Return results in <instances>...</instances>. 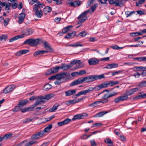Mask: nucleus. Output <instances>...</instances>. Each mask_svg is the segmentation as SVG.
<instances>
[{"mask_svg": "<svg viewBox=\"0 0 146 146\" xmlns=\"http://www.w3.org/2000/svg\"><path fill=\"white\" fill-rule=\"evenodd\" d=\"M72 67L71 65H64L62 64L61 66H59V68L62 69L64 70H66Z\"/></svg>", "mask_w": 146, "mask_h": 146, "instance_id": "obj_27", "label": "nucleus"}, {"mask_svg": "<svg viewBox=\"0 0 146 146\" xmlns=\"http://www.w3.org/2000/svg\"><path fill=\"white\" fill-rule=\"evenodd\" d=\"M100 102V101L95 102L93 103L89 104V106H92L93 107H96L98 106V104L100 103H101Z\"/></svg>", "mask_w": 146, "mask_h": 146, "instance_id": "obj_41", "label": "nucleus"}, {"mask_svg": "<svg viewBox=\"0 0 146 146\" xmlns=\"http://www.w3.org/2000/svg\"><path fill=\"white\" fill-rule=\"evenodd\" d=\"M34 107L33 106V105H32L28 107H27V111H31L33 110L34 108Z\"/></svg>", "mask_w": 146, "mask_h": 146, "instance_id": "obj_56", "label": "nucleus"}, {"mask_svg": "<svg viewBox=\"0 0 146 146\" xmlns=\"http://www.w3.org/2000/svg\"><path fill=\"white\" fill-rule=\"evenodd\" d=\"M45 133L44 130H41L33 135L32 136V138L36 139H38L45 135Z\"/></svg>", "mask_w": 146, "mask_h": 146, "instance_id": "obj_3", "label": "nucleus"}, {"mask_svg": "<svg viewBox=\"0 0 146 146\" xmlns=\"http://www.w3.org/2000/svg\"><path fill=\"white\" fill-rule=\"evenodd\" d=\"M52 87V86L48 84H45L44 87V90L45 91H47L50 89Z\"/></svg>", "mask_w": 146, "mask_h": 146, "instance_id": "obj_48", "label": "nucleus"}, {"mask_svg": "<svg viewBox=\"0 0 146 146\" xmlns=\"http://www.w3.org/2000/svg\"><path fill=\"white\" fill-rule=\"evenodd\" d=\"M135 12L134 11H132L129 12V11H127L125 12V14L126 15L127 17H129L131 16L133 14H135Z\"/></svg>", "mask_w": 146, "mask_h": 146, "instance_id": "obj_38", "label": "nucleus"}, {"mask_svg": "<svg viewBox=\"0 0 146 146\" xmlns=\"http://www.w3.org/2000/svg\"><path fill=\"white\" fill-rule=\"evenodd\" d=\"M35 143V142L33 141H30L28 143H26L25 144V146H30L32 145L33 144Z\"/></svg>", "mask_w": 146, "mask_h": 146, "instance_id": "obj_60", "label": "nucleus"}, {"mask_svg": "<svg viewBox=\"0 0 146 146\" xmlns=\"http://www.w3.org/2000/svg\"><path fill=\"white\" fill-rule=\"evenodd\" d=\"M59 106V105L58 104H55L52 108H50L49 109V111L51 112H53L54 111L57 109L58 107Z\"/></svg>", "mask_w": 146, "mask_h": 146, "instance_id": "obj_29", "label": "nucleus"}, {"mask_svg": "<svg viewBox=\"0 0 146 146\" xmlns=\"http://www.w3.org/2000/svg\"><path fill=\"white\" fill-rule=\"evenodd\" d=\"M108 112L107 111L105 112L104 111H102L99 112L96 114L94 116L95 117H102L104 115L106 114Z\"/></svg>", "mask_w": 146, "mask_h": 146, "instance_id": "obj_28", "label": "nucleus"}, {"mask_svg": "<svg viewBox=\"0 0 146 146\" xmlns=\"http://www.w3.org/2000/svg\"><path fill=\"white\" fill-rule=\"evenodd\" d=\"M19 17L18 22L19 24L22 23L24 20L26 15L24 13H21L19 14Z\"/></svg>", "mask_w": 146, "mask_h": 146, "instance_id": "obj_16", "label": "nucleus"}, {"mask_svg": "<svg viewBox=\"0 0 146 146\" xmlns=\"http://www.w3.org/2000/svg\"><path fill=\"white\" fill-rule=\"evenodd\" d=\"M12 135V134L11 133H10L8 134H6L2 137L3 139H7L11 137Z\"/></svg>", "mask_w": 146, "mask_h": 146, "instance_id": "obj_50", "label": "nucleus"}, {"mask_svg": "<svg viewBox=\"0 0 146 146\" xmlns=\"http://www.w3.org/2000/svg\"><path fill=\"white\" fill-rule=\"evenodd\" d=\"M22 108V107L20 105H19V104H18V106H16L15 108L13 110V112L18 111L21 110Z\"/></svg>", "mask_w": 146, "mask_h": 146, "instance_id": "obj_37", "label": "nucleus"}, {"mask_svg": "<svg viewBox=\"0 0 146 146\" xmlns=\"http://www.w3.org/2000/svg\"><path fill=\"white\" fill-rule=\"evenodd\" d=\"M109 3L110 4H115V6L122 7L123 4L121 1L118 0H108Z\"/></svg>", "mask_w": 146, "mask_h": 146, "instance_id": "obj_5", "label": "nucleus"}, {"mask_svg": "<svg viewBox=\"0 0 146 146\" xmlns=\"http://www.w3.org/2000/svg\"><path fill=\"white\" fill-rule=\"evenodd\" d=\"M41 103V102L39 100H38L36 101L35 102V104L33 105L34 107V108H35V107L39 105Z\"/></svg>", "mask_w": 146, "mask_h": 146, "instance_id": "obj_61", "label": "nucleus"}, {"mask_svg": "<svg viewBox=\"0 0 146 146\" xmlns=\"http://www.w3.org/2000/svg\"><path fill=\"white\" fill-rule=\"evenodd\" d=\"M90 9H89L87 11H85L81 13L78 17V19H80L82 17H87L86 16V15L90 13Z\"/></svg>", "mask_w": 146, "mask_h": 146, "instance_id": "obj_23", "label": "nucleus"}, {"mask_svg": "<svg viewBox=\"0 0 146 146\" xmlns=\"http://www.w3.org/2000/svg\"><path fill=\"white\" fill-rule=\"evenodd\" d=\"M111 48H112L113 49L116 50H119V49H123V47H119L117 45H115L114 46H111Z\"/></svg>", "mask_w": 146, "mask_h": 146, "instance_id": "obj_57", "label": "nucleus"}, {"mask_svg": "<svg viewBox=\"0 0 146 146\" xmlns=\"http://www.w3.org/2000/svg\"><path fill=\"white\" fill-rule=\"evenodd\" d=\"M1 40H4V41H5L6 40L7 38V36L6 35H3L1 36Z\"/></svg>", "mask_w": 146, "mask_h": 146, "instance_id": "obj_64", "label": "nucleus"}, {"mask_svg": "<svg viewBox=\"0 0 146 146\" xmlns=\"http://www.w3.org/2000/svg\"><path fill=\"white\" fill-rule=\"evenodd\" d=\"M138 86L140 87H146V80L141 82L140 84L138 85Z\"/></svg>", "mask_w": 146, "mask_h": 146, "instance_id": "obj_55", "label": "nucleus"}, {"mask_svg": "<svg viewBox=\"0 0 146 146\" xmlns=\"http://www.w3.org/2000/svg\"><path fill=\"white\" fill-rule=\"evenodd\" d=\"M111 97L109 93L105 94L102 97V100L100 101L101 103L103 104L107 103L108 101V98Z\"/></svg>", "mask_w": 146, "mask_h": 146, "instance_id": "obj_11", "label": "nucleus"}, {"mask_svg": "<svg viewBox=\"0 0 146 146\" xmlns=\"http://www.w3.org/2000/svg\"><path fill=\"white\" fill-rule=\"evenodd\" d=\"M111 97L109 93L105 94L102 97V100L100 101L101 103L103 104L107 103L108 101V98Z\"/></svg>", "mask_w": 146, "mask_h": 146, "instance_id": "obj_10", "label": "nucleus"}, {"mask_svg": "<svg viewBox=\"0 0 146 146\" xmlns=\"http://www.w3.org/2000/svg\"><path fill=\"white\" fill-rule=\"evenodd\" d=\"M51 95H52L50 94H49L47 95H45L44 97L46 100H48L52 98V96H51Z\"/></svg>", "mask_w": 146, "mask_h": 146, "instance_id": "obj_58", "label": "nucleus"}, {"mask_svg": "<svg viewBox=\"0 0 146 146\" xmlns=\"http://www.w3.org/2000/svg\"><path fill=\"white\" fill-rule=\"evenodd\" d=\"M9 20H10L8 18H7L6 19H5V20H4L3 24H4V25L5 26H6L7 25L8 23L9 22Z\"/></svg>", "mask_w": 146, "mask_h": 146, "instance_id": "obj_59", "label": "nucleus"}, {"mask_svg": "<svg viewBox=\"0 0 146 146\" xmlns=\"http://www.w3.org/2000/svg\"><path fill=\"white\" fill-rule=\"evenodd\" d=\"M132 94H133L132 93V92H131V90L130 89L129 90L127 91L126 92L125 94H124V95H123V96H127L128 98V96H130L132 95Z\"/></svg>", "mask_w": 146, "mask_h": 146, "instance_id": "obj_52", "label": "nucleus"}, {"mask_svg": "<svg viewBox=\"0 0 146 146\" xmlns=\"http://www.w3.org/2000/svg\"><path fill=\"white\" fill-rule=\"evenodd\" d=\"M67 4L69 5L70 6L75 7L77 6H79L81 5L80 1H77L74 2L71 1V0H68L67 2Z\"/></svg>", "mask_w": 146, "mask_h": 146, "instance_id": "obj_7", "label": "nucleus"}, {"mask_svg": "<svg viewBox=\"0 0 146 146\" xmlns=\"http://www.w3.org/2000/svg\"><path fill=\"white\" fill-rule=\"evenodd\" d=\"M59 68V66L52 67L47 70L46 74L47 75H50L52 74L57 73L58 72Z\"/></svg>", "mask_w": 146, "mask_h": 146, "instance_id": "obj_6", "label": "nucleus"}, {"mask_svg": "<svg viewBox=\"0 0 146 146\" xmlns=\"http://www.w3.org/2000/svg\"><path fill=\"white\" fill-rule=\"evenodd\" d=\"M51 11L52 8L49 6H46L44 9V12L45 14H47L50 13Z\"/></svg>", "mask_w": 146, "mask_h": 146, "instance_id": "obj_35", "label": "nucleus"}, {"mask_svg": "<svg viewBox=\"0 0 146 146\" xmlns=\"http://www.w3.org/2000/svg\"><path fill=\"white\" fill-rule=\"evenodd\" d=\"M28 102L27 100H21L19 102V105L23 107V106L25 105Z\"/></svg>", "mask_w": 146, "mask_h": 146, "instance_id": "obj_32", "label": "nucleus"}, {"mask_svg": "<svg viewBox=\"0 0 146 146\" xmlns=\"http://www.w3.org/2000/svg\"><path fill=\"white\" fill-rule=\"evenodd\" d=\"M95 1V0H90L88 1L86 7L89 8L90 6L94 3Z\"/></svg>", "mask_w": 146, "mask_h": 146, "instance_id": "obj_44", "label": "nucleus"}, {"mask_svg": "<svg viewBox=\"0 0 146 146\" xmlns=\"http://www.w3.org/2000/svg\"><path fill=\"white\" fill-rule=\"evenodd\" d=\"M99 62V60L96 58H91L88 61L89 65L91 66L97 64Z\"/></svg>", "mask_w": 146, "mask_h": 146, "instance_id": "obj_8", "label": "nucleus"}, {"mask_svg": "<svg viewBox=\"0 0 146 146\" xmlns=\"http://www.w3.org/2000/svg\"><path fill=\"white\" fill-rule=\"evenodd\" d=\"M34 32L33 30L31 29H27L23 31V35L28 36Z\"/></svg>", "mask_w": 146, "mask_h": 146, "instance_id": "obj_14", "label": "nucleus"}, {"mask_svg": "<svg viewBox=\"0 0 146 146\" xmlns=\"http://www.w3.org/2000/svg\"><path fill=\"white\" fill-rule=\"evenodd\" d=\"M76 32L74 31L72 32L71 33H68L67 34L66 36L64 37V38L67 39H68L72 38L75 35Z\"/></svg>", "mask_w": 146, "mask_h": 146, "instance_id": "obj_25", "label": "nucleus"}, {"mask_svg": "<svg viewBox=\"0 0 146 146\" xmlns=\"http://www.w3.org/2000/svg\"><path fill=\"white\" fill-rule=\"evenodd\" d=\"M88 93L87 92V90H83L80 91V92L77 94V95L78 96H80V95H85L87 93Z\"/></svg>", "mask_w": 146, "mask_h": 146, "instance_id": "obj_49", "label": "nucleus"}, {"mask_svg": "<svg viewBox=\"0 0 146 146\" xmlns=\"http://www.w3.org/2000/svg\"><path fill=\"white\" fill-rule=\"evenodd\" d=\"M127 99L128 97L127 96H123V95H122L115 98L114 101L115 103H118L120 101H123L126 100Z\"/></svg>", "mask_w": 146, "mask_h": 146, "instance_id": "obj_13", "label": "nucleus"}, {"mask_svg": "<svg viewBox=\"0 0 146 146\" xmlns=\"http://www.w3.org/2000/svg\"><path fill=\"white\" fill-rule=\"evenodd\" d=\"M71 121V119H70L67 118L63 121L59 122L58 123V125L59 126H61L65 124H67L69 123Z\"/></svg>", "mask_w": 146, "mask_h": 146, "instance_id": "obj_17", "label": "nucleus"}, {"mask_svg": "<svg viewBox=\"0 0 146 146\" xmlns=\"http://www.w3.org/2000/svg\"><path fill=\"white\" fill-rule=\"evenodd\" d=\"M134 60H136L139 61H145L146 62V57H140L134 58Z\"/></svg>", "mask_w": 146, "mask_h": 146, "instance_id": "obj_36", "label": "nucleus"}, {"mask_svg": "<svg viewBox=\"0 0 146 146\" xmlns=\"http://www.w3.org/2000/svg\"><path fill=\"white\" fill-rule=\"evenodd\" d=\"M24 37V36L23 35H19L13 37L10 39L9 40V42H12L14 41L17 40L19 38H22Z\"/></svg>", "mask_w": 146, "mask_h": 146, "instance_id": "obj_22", "label": "nucleus"}, {"mask_svg": "<svg viewBox=\"0 0 146 146\" xmlns=\"http://www.w3.org/2000/svg\"><path fill=\"white\" fill-rule=\"evenodd\" d=\"M83 99V98L78 99L77 100H68L66 101L65 102V104L68 106H69L72 104H74L78 103Z\"/></svg>", "mask_w": 146, "mask_h": 146, "instance_id": "obj_9", "label": "nucleus"}, {"mask_svg": "<svg viewBox=\"0 0 146 146\" xmlns=\"http://www.w3.org/2000/svg\"><path fill=\"white\" fill-rule=\"evenodd\" d=\"M123 72L122 70H119L117 71H113L112 73V76H114L116 74H118L120 73H122Z\"/></svg>", "mask_w": 146, "mask_h": 146, "instance_id": "obj_53", "label": "nucleus"}, {"mask_svg": "<svg viewBox=\"0 0 146 146\" xmlns=\"http://www.w3.org/2000/svg\"><path fill=\"white\" fill-rule=\"evenodd\" d=\"M76 90H68L65 92V96H70L76 93Z\"/></svg>", "mask_w": 146, "mask_h": 146, "instance_id": "obj_15", "label": "nucleus"}, {"mask_svg": "<svg viewBox=\"0 0 146 146\" xmlns=\"http://www.w3.org/2000/svg\"><path fill=\"white\" fill-rule=\"evenodd\" d=\"M83 45L78 42H76L74 44H70L66 46H72L73 47H77L78 46H82Z\"/></svg>", "mask_w": 146, "mask_h": 146, "instance_id": "obj_39", "label": "nucleus"}, {"mask_svg": "<svg viewBox=\"0 0 146 146\" xmlns=\"http://www.w3.org/2000/svg\"><path fill=\"white\" fill-rule=\"evenodd\" d=\"M44 48L46 49H50L51 52H52V49L51 48V46H50V44L47 43V42L46 41H45L44 43Z\"/></svg>", "mask_w": 146, "mask_h": 146, "instance_id": "obj_31", "label": "nucleus"}, {"mask_svg": "<svg viewBox=\"0 0 146 146\" xmlns=\"http://www.w3.org/2000/svg\"><path fill=\"white\" fill-rule=\"evenodd\" d=\"M98 4L96 3L94 4L92 6H91L90 8L89 9H90V14L93 13L96 9V8L98 7Z\"/></svg>", "mask_w": 146, "mask_h": 146, "instance_id": "obj_33", "label": "nucleus"}, {"mask_svg": "<svg viewBox=\"0 0 146 146\" xmlns=\"http://www.w3.org/2000/svg\"><path fill=\"white\" fill-rule=\"evenodd\" d=\"M11 3H8L7 4H6L5 9L7 10H9L11 6Z\"/></svg>", "mask_w": 146, "mask_h": 146, "instance_id": "obj_62", "label": "nucleus"}, {"mask_svg": "<svg viewBox=\"0 0 146 146\" xmlns=\"http://www.w3.org/2000/svg\"><path fill=\"white\" fill-rule=\"evenodd\" d=\"M119 82L118 81H110L109 82L107 83H104V84H106V88L108 87V85H110L111 86H112L115 85L116 84H118Z\"/></svg>", "mask_w": 146, "mask_h": 146, "instance_id": "obj_26", "label": "nucleus"}, {"mask_svg": "<svg viewBox=\"0 0 146 146\" xmlns=\"http://www.w3.org/2000/svg\"><path fill=\"white\" fill-rule=\"evenodd\" d=\"M82 18L81 19H80L78 22V24H79L80 23H82L84 22L85 21H86L87 18V17H82Z\"/></svg>", "mask_w": 146, "mask_h": 146, "instance_id": "obj_51", "label": "nucleus"}, {"mask_svg": "<svg viewBox=\"0 0 146 146\" xmlns=\"http://www.w3.org/2000/svg\"><path fill=\"white\" fill-rule=\"evenodd\" d=\"M34 11H35V14L36 16L38 18H41L42 15V10H38V7L37 6L33 8Z\"/></svg>", "mask_w": 146, "mask_h": 146, "instance_id": "obj_12", "label": "nucleus"}, {"mask_svg": "<svg viewBox=\"0 0 146 146\" xmlns=\"http://www.w3.org/2000/svg\"><path fill=\"white\" fill-rule=\"evenodd\" d=\"M87 33L85 31H82L81 32L79 33V34L77 35V36L79 35H80L82 37H84L87 34Z\"/></svg>", "mask_w": 146, "mask_h": 146, "instance_id": "obj_54", "label": "nucleus"}, {"mask_svg": "<svg viewBox=\"0 0 146 146\" xmlns=\"http://www.w3.org/2000/svg\"><path fill=\"white\" fill-rule=\"evenodd\" d=\"M52 124H50L46 126L44 129V130L45 133H48L50 132V129L52 127Z\"/></svg>", "mask_w": 146, "mask_h": 146, "instance_id": "obj_34", "label": "nucleus"}, {"mask_svg": "<svg viewBox=\"0 0 146 146\" xmlns=\"http://www.w3.org/2000/svg\"><path fill=\"white\" fill-rule=\"evenodd\" d=\"M81 64V62L80 60H74L71 62L70 64L72 66L73 64H78L80 65Z\"/></svg>", "mask_w": 146, "mask_h": 146, "instance_id": "obj_42", "label": "nucleus"}, {"mask_svg": "<svg viewBox=\"0 0 146 146\" xmlns=\"http://www.w3.org/2000/svg\"><path fill=\"white\" fill-rule=\"evenodd\" d=\"M37 98L40 101L41 103H44L45 102V100H46V99L44 96H38L37 97Z\"/></svg>", "mask_w": 146, "mask_h": 146, "instance_id": "obj_45", "label": "nucleus"}, {"mask_svg": "<svg viewBox=\"0 0 146 146\" xmlns=\"http://www.w3.org/2000/svg\"><path fill=\"white\" fill-rule=\"evenodd\" d=\"M145 1V0H139L138 2H136V6L137 7L141 6V4L144 3Z\"/></svg>", "mask_w": 146, "mask_h": 146, "instance_id": "obj_46", "label": "nucleus"}, {"mask_svg": "<svg viewBox=\"0 0 146 146\" xmlns=\"http://www.w3.org/2000/svg\"><path fill=\"white\" fill-rule=\"evenodd\" d=\"M56 79L58 80H60L61 79L60 73L58 74L55 75Z\"/></svg>", "mask_w": 146, "mask_h": 146, "instance_id": "obj_63", "label": "nucleus"}, {"mask_svg": "<svg viewBox=\"0 0 146 146\" xmlns=\"http://www.w3.org/2000/svg\"><path fill=\"white\" fill-rule=\"evenodd\" d=\"M60 74L61 79H63L64 80L68 79V77L70 75L69 74L67 73L66 72L60 73Z\"/></svg>", "mask_w": 146, "mask_h": 146, "instance_id": "obj_19", "label": "nucleus"}, {"mask_svg": "<svg viewBox=\"0 0 146 146\" xmlns=\"http://www.w3.org/2000/svg\"><path fill=\"white\" fill-rule=\"evenodd\" d=\"M142 92H140L139 93V94L137 96L133 98V99L134 100H139L142 98H144L146 97V94H141Z\"/></svg>", "mask_w": 146, "mask_h": 146, "instance_id": "obj_20", "label": "nucleus"}, {"mask_svg": "<svg viewBox=\"0 0 146 146\" xmlns=\"http://www.w3.org/2000/svg\"><path fill=\"white\" fill-rule=\"evenodd\" d=\"M15 86L14 85H11L7 86V87L10 92H12L15 88Z\"/></svg>", "mask_w": 146, "mask_h": 146, "instance_id": "obj_47", "label": "nucleus"}, {"mask_svg": "<svg viewBox=\"0 0 146 146\" xmlns=\"http://www.w3.org/2000/svg\"><path fill=\"white\" fill-rule=\"evenodd\" d=\"M94 77H95V80H96L97 79H101L102 78H105L104 74L99 75H95Z\"/></svg>", "mask_w": 146, "mask_h": 146, "instance_id": "obj_43", "label": "nucleus"}, {"mask_svg": "<svg viewBox=\"0 0 146 146\" xmlns=\"http://www.w3.org/2000/svg\"><path fill=\"white\" fill-rule=\"evenodd\" d=\"M106 84H102L99 85L98 86H97L93 88V91H96L100 90L101 88H106Z\"/></svg>", "mask_w": 146, "mask_h": 146, "instance_id": "obj_18", "label": "nucleus"}, {"mask_svg": "<svg viewBox=\"0 0 146 146\" xmlns=\"http://www.w3.org/2000/svg\"><path fill=\"white\" fill-rule=\"evenodd\" d=\"M95 78L94 75L89 76L83 78H81L72 82L71 84L70 85L71 86H73L82 84L84 82L86 83L90 82L95 80Z\"/></svg>", "mask_w": 146, "mask_h": 146, "instance_id": "obj_1", "label": "nucleus"}, {"mask_svg": "<svg viewBox=\"0 0 146 146\" xmlns=\"http://www.w3.org/2000/svg\"><path fill=\"white\" fill-rule=\"evenodd\" d=\"M135 71L137 70L139 71H146V67L143 66H135L132 68Z\"/></svg>", "mask_w": 146, "mask_h": 146, "instance_id": "obj_24", "label": "nucleus"}, {"mask_svg": "<svg viewBox=\"0 0 146 146\" xmlns=\"http://www.w3.org/2000/svg\"><path fill=\"white\" fill-rule=\"evenodd\" d=\"M72 27V25H68L66 27L64 28L62 30L63 33L64 34L66 33L67 32L70 30Z\"/></svg>", "mask_w": 146, "mask_h": 146, "instance_id": "obj_30", "label": "nucleus"}, {"mask_svg": "<svg viewBox=\"0 0 146 146\" xmlns=\"http://www.w3.org/2000/svg\"><path fill=\"white\" fill-rule=\"evenodd\" d=\"M88 116V114L85 113L78 114L74 115L73 118H72V120L74 121L77 119H83Z\"/></svg>", "mask_w": 146, "mask_h": 146, "instance_id": "obj_4", "label": "nucleus"}, {"mask_svg": "<svg viewBox=\"0 0 146 146\" xmlns=\"http://www.w3.org/2000/svg\"><path fill=\"white\" fill-rule=\"evenodd\" d=\"M39 41L38 39L30 38L25 40L24 42V44H27L31 46H35L39 44Z\"/></svg>", "mask_w": 146, "mask_h": 146, "instance_id": "obj_2", "label": "nucleus"}, {"mask_svg": "<svg viewBox=\"0 0 146 146\" xmlns=\"http://www.w3.org/2000/svg\"><path fill=\"white\" fill-rule=\"evenodd\" d=\"M118 66V65L117 64L113 63L107 65L104 68L110 69L112 68L117 67Z\"/></svg>", "mask_w": 146, "mask_h": 146, "instance_id": "obj_21", "label": "nucleus"}, {"mask_svg": "<svg viewBox=\"0 0 146 146\" xmlns=\"http://www.w3.org/2000/svg\"><path fill=\"white\" fill-rule=\"evenodd\" d=\"M42 54H43L42 50L36 51L34 53V56L35 57L37 55L41 56Z\"/></svg>", "mask_w": 146, "mask_h": 146, "instance_id": "obj_40", "label": "nucleus"}]
</instances>
